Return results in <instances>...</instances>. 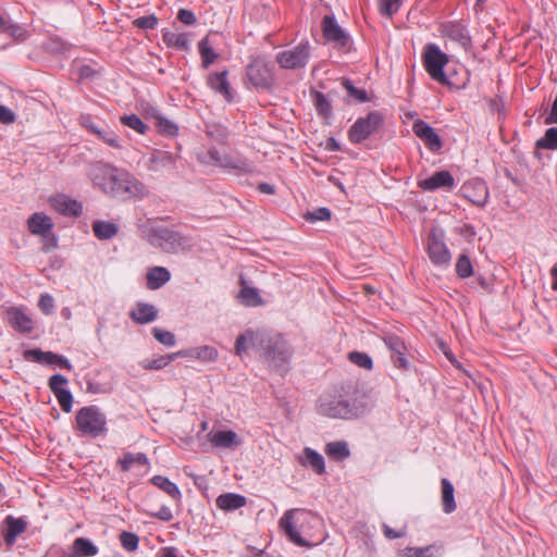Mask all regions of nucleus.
<instances>
[{
    "label": "nucleus",
    "mask_w": 557,
    "mask_h": 557,
    "mask_svg": "<svg viewBox=\"0 0 557 557\" xmlns=\"http://www.w3.org/2000/svg\"><path fill=\"white\" fill-rule=\"evenodd\" d=\"M99 174L94 176V182L103 193L121 199L141 198L147 195L146 186L129 172L100 164Z\"/></svg>",
    "instance_id": "f257e3e1"
},
{
    "label": "nucleus",
    "mask_w": 557,
    "mask_h": 557,
    "mask_svg": "<svg viewBox=\"0 0 557 557\" xmlns=\"http://www.w3.org/2000/svg\"><path fill=\"white\" fill-rule=\"evenodd\" d=\"M318 412L332 419H351L358 416V409L345 395L326 393L318 399Z\"/></svg>",
    "instance_id": "f03ea898"
},
{
    "label": "nucleus",
    "mask_w": 557,
    "mask_h": 557,
    "mask_svg": "<svg viewBox=\"0 0 557 557\" xmlns=\"http://www.w3.org/2000/svg\"><path fill=\"white\" fill-rule=\"evenodd\" d=\"M76 429L83 435L98 437L107 432V418L97 406H86L76 412Z\"/></svg>",
    "instance_id": "7ed1b4c3"
},
{
    "label": "nucleus",
    "mask_w": 557,
    "mask_h": 557,
    "mask_svg": "<svg viewBox=\"0 0 557 557\" xmlns=\"http://www.w3.org/2000/svg\"><path fill=\"white\" fill-rule=\"evenodd\" d=\"M385 116L380 111H371L360 116L350 126L348 138L352 144H360L370 136L377 134L384 125Z\"/></svg>",
    "instance_id": "20e7f679"
},
{
    "label": "nucleus",
    "mask_w": 557,
    "mask_h": 557,
    "mask_svg": "<svg viewBox=\"0 0 557 557\" xmlns=\"http://www.w3.org/2000/svg\"><path fill=\"white\" fill-rule=\"evenodd\" d=\"M307 515L308 512L304 509H289L278 521V525L287 539L299 547H310V543L300 535L298 529V525L306 520Z\"/></svg>",
    "instance_id": "39448f33"
},
{
    "label": "nucleus",
    "mask_w": 557,
    "mask_h": 557,
    "mask_svg": "<svg viewBox=\"0 0 557 557\" xmlns=\"http://www.w3.org/2000/svg\"><path fill=\"white\" fill-rule=\"evenodd\" d=\"M310 55L309 41H301L292 49L278 52L275 60L284 70H298L308 64Z\"/></svg>",
    "instance_id": "423d86ee"
},
{
    "label": "nucleus",
    "mask_w": 557,
    "mask_h": 557,
    "mask_svg": "<svg viewBox=\"0 0 557 557\" xmlns=\"http://www.w3.org/2000/svg\"><path fill=\"white\" fill-rule=\"evenodd\" d=\"M202 161L219 168L234 170L238 173H251L255 170L252 162L239 157L222 154L214 148L208 150L207 154L202 158Z\"/></svg>",
    "instance_id": "0eeeda50"
},
{
    "label": "nucleus",
    "mask_w": 557,
    "mask_h": 557,
    "mask_svg": "<svg viewBox=\"0 0 557 557\" xmlns=\"http://www.w3.org/2000/svg\"><path fill=\"white\" fill-rule=\"evenodd\" d=\"M423 63L426 72L434 81L443 84L447 82L444 67L448 63V57L436 45L430 44L425 47Z\"/></svg>",
    "instance_id": "6e6552de"
},
{
    "label": "nucleus",
    "mask_w": 557,
    "mask_h": 557,
    "mask_svg": "<svg viewBox=\"0 0 557 557\" xmlns=\"http://www.w3.org/2000/svg\"><path fill=\"white\" fill-rule=\"evenodd\" d=\"M247 77L255 87L270 88L274 83L272 66L263 58H255L247 66Z\"/></svg>",
    "instance_id": "1a4fd4ad"
},
{
    "label": "nucleus",
    "mask_w": 557,
    "mask_h": 557,
    "mask_svg": "<svg viewBox=\"0 0 557 557\" xmlns=\"http://www.w3.org/2000/svg\"><path fill=\"white\" fill-rule=\"evenodd\" d=\"M428 256L436 267H448L451 255L444 242V234L437 230H431L428 237Z\"/></svg>",
    "instance_id": "9d476101"
},
{
    "label": "nucleus",
    "mask_w": 557,
    "mask_h": 557,
    "mask_svg": "<svg viewBox=\"0 0 557 557\" xmlns=\"http://www.w3.org/2000/svg\"><path fill=\"white\" fill-rule=\"evenodd\" d=\"M263 349L267 359L275 362L276 366L286 363L292 355L287 342L281 335L268 338Z\"/></svg>",
    "instance_id": "9b49d317"
},
{
    "label": "nucleus",
    "mask_w": 557,
    "mask_h": 557,
    "mask_svg": "<svg viewBox=\"0 0 557 557\" xmlns=\"http://www.w3.org/2000/svg\"><path fill=\"white\" fill-rule=\"evenodd\" d=\"M462 196L478 207H484L488 200V188L484 181L475 178L461 186Z\"/></svg>",
    "instance_id": "f8f14e48"
},
{
    "label": "nucleus",
    "mask_w": 557,
    "mask_h": 557,
    "mask_svg": "<svg viewBox=\"0 0 557 557\" xmlns=\"http://www.w3.org/2000/svg\"><path fill=\"white\" fill-rule=\"evenodd\" d=\"M50 207L65 216H78L82 214V203L64 194H58L49 198Z\"/></svg>",
    "instance_id": "ddd939ff"
},
{
    "label": "nucleus",
    "mask_w": 557,
    "mask_h": 557,
    "mask_svg": "<svg viewBox=\"0 0 557 557\" xmlns=\"http://www.w3.org/2000/svg\"><path fill=\"white\" fill-rule=\"evenodd\" d=\"M23 356L24 359L26 360H32L50 366L58 364L66 370H72V364L65 357L57 355L52 351H42L38 348L27 349L24 351Z\"/></svg>",
    "instance_id": "4468645a"
},
{
    "label": "nucleus",
    "mask_w": 557,
    "mask_h": 557,
    "mask_svg": "<svg viewBox=\"0 0 557 557\" xmlns=\"http://www.w3.org/2000/svg\"><path fill=\"white\" fill-rule=\"evenodd\" d=\"M384 343L392 352V360L398 369L408 370L410 362L405 356L406 345L404 341L394 334H387L384 337Z\"/></svg>",
    "instance_id": "2eb2a0df"
},
{
    "label": "nucleus",
    "mask_w": 557,
    "mask_h": 557,
    "mask_svg": "<svg viewBox=\"0 0 557 557\" xmlns=\"http://www.w3.org/2000/svg\"><path fill=\"white\" fill-rule=\"evenodd\" d=\"M414 135L423 141L428 149L437 151L442 148V139L433 127L422 120H418L412 125Z\"/></svg>",
    "instance_id": "dca6fc26"
},
{
    "label": "nucleus",
    "mask_w": 557,
    "mask_h": 557,
    "mask_svg": "<svg viewBox=\"0 0 557 557\" xmlns=\"http://www.w3.org/2000/svg\"><path fill=\"white\" fill-rule=\"evenodd\" d=\"M455 185V178L448 171H438L428 178L418 181V186L425 191H434L440 188L450 190Z\"/></svg>",
    "instance_id": "f3484780"
},
{
    "label": "nucleus",
    "mask_w": 557,
    "mask_h": 557,
    "mask_svg": "<svg viewBox=\"0 0 557 557\" xmlns=\"http://www.w3.org/2000/svg\"><path fill=\"white\" fill-rule=\"evenodd\" d=\"M323 36L327 41H332L337 46L345 47L348 44V36L337 24L335 17L325 15L322 20Z\"/></svg>",
    "instance_id": "a211bd4d"
},
{
    "label": "nucleus",
    "mask_w": 557,
    "mask_h": 557,
    "mask_svg": "<svg viewBox=\"0 0 557 557\" xmlns=\"http://www.w3.org/2000/svg\"><path fill=\"white\" fill-rule=\"evenodd\" d=\"M27 227L33 235L48 237L51 235L53 222L47 214L42 212H35L28 218Z\"/></svg>",
    "instance_id": "6ab92c4d"
},
{
    "label": "nucleus",
    "mask_w": 557,
    "mask_h": 557,
    "mask_svg": "<svg viewBox=\"0 0 557 557\" xmlns=\"http://www.w3.org/2000/svg\"><path fill=\"white\" fill-rule=\"evenodd\" d=\"M177 156L165 150H153L148 158V169L158 172L164 169H172L175 166Z\"/></svg>",
    "instance_id": "aec40b11"
},
{
    "label": "nucleus",
    "mask_w": 557,
    "mask_h": 557,
    "mask_svg": "<svg viewBox=\"0 0 557 557\" xmlns=\"http://www.w3.org/2000/svg\"><path fill=\"white\" fill-rule=\"evenodd\" d=\"M7 319L10 325L21 333H29L33 330L32 319L18 308H9L7 310Z\"/></svg>",
    "instance_id": "412c9836"
},
{
    "label": "nucleus",
    "mask_w": 557,
    "mask_h": 557,
    "mask_svg": "<svg viewBox=\"0 0 557 557\" xmlns=\"http://www.w3.org/2000/svg\"><path fill=\"white\" fill-rule=\"evenodd\" d=\"M129 317L137 324H147L158 318V309L151 304L138 302L129 312Z\"/></svg>",
    "instance_id": "4be33fe9"
},
{
    "label": "nucleus",
    "mask_w": 557,
    "mask_h": 557,
    "mask_svg": "<svg viewBox=\"0 0 557 557\" xmlns=\"http://www.w3.org/2000/svg\"><path fill=\"white\" fill-rule=\"evenodd\" d=\"M171 280L170 271L164 267H152L149 268L146 273V285L150 290L161 288Z\"/></svg>",
    "instance_id": "5701e85b"
},
{
    "label": "nucleus",
    "mask_w": 557,
    "mask_h": 557,
    "mask_svg": "<svg viewBox=\"0 0 557 557\" xmlns=\"http://www.w3.org/2000/svg\"><path fill=\"white\" fill-rule=\"evenodd\" d=\"M176 237L177 235L173 231L166 227H157L151 231L149 240L152 245L169 250L176 243Z\"/></svg>",
    "instance_id": "b1692460"
},
{
    "label": "nucleus",
    "mask_w": 557,
    "mask_h": 557,
    "mask_svg": "<svg viewBox=\"0 0 557 557\" xmlns=\"http://www.w3.org/2000/svg\"><path fill=\"white\" fill-rule=\"evenodd\" d=\"M209 441L219 448H232L242 444V441L234 431H216L209 434Z\"/></svg>",
    "instance_id": "393cba45"
},
{
    "label": "nucleus",
    "mask_w": 557,
    "mask_h": 557,
    "mask_svg": "<svg viewBox=\"0 0 557 557\" xmlns=\"http://www.w3.org/2000/svg\"><path fill=\"white\" fill-rule=\"evenodd\" d=\"M7 525V532L3 535L7 545L11 546L15 543L16 537L26 530V522L22 518H14L8 516L4 520Z\"/></svg>",
    "instance_id": "a878e982"
},
{
    "label": "nucleus",
    "mask_w": 557,
    "mask_h": 557,
    "mask_svg": "<svg viewBox=\"0 0 557 557\" xmlns=\"http://www.w3.org/2000/svg\"><path fill=\"white\" fill-rule=\"evenodd\" d=\"M208 85L216 92L224 96L227 101H231V88L227 82V71L220 73H212L208 77Z\"/></svg>",
    "instance_id": "bb28decb"
},
{
    "label": "nucleus",
    "mask_w": 557,
    "mask_h": 557,
    "mask_svg": "<svg viewBox=\"0 0 557 557\" xmlns=\"http://www.w3.org/2000/svg\"><path fill=\"white\" fill-rule=\"evenodd\" d=\"M301 465L309 466L318 474H323L325 472L323 456L309 447L304 449Z\"/></svg>",
    "instance_id": "cd10ccee"
},
{
    "label": "nucleus",
    "mask_w": 557,
    "mask_h": 557,
    "mask_svg": "<svg viewBox=\"0 0 557 557\" xmlns=\"http://www.w3.org/2000/svg\"><path fill=\"white\" fill-rule=\"evenodd\" d=\"M246 505V497L235 493L222 494L216 498V506L222 510H236Z\"/></svg>",
    "instance_id": "c85d7f7f"
},
{
    "label": "nucleus",
    "mask_w": 557,
    "mask_h": 557,
    "mask_svg": "<svg viewBox=\"0 0 557 557\" xmlns=\"http://www.w3.org/2000/svg\"><path fill=\"white\" fill-rule=\"evenodd\" d=\"M188 351H176L172 352L165 356H160L158 358H154L152 360H144L140 362V366L145 370H161L168 364H170L173 360H175L178 357H186L188 356Z\"/></svg>",
    "instance_id": "c756f323"
},
{
    "label": "nucleus",
    "mask_w": 557,
    "mask_h": 557,
    "mask_svg": "<svg viewBox=\"0 0 557 557\" xmlns=\"http://www.w3.org/2000/svg\"><path fill=\"white\" fill-rule=\"evenodd\" d=\"M441 485H442L443 511L445 513H451L456 509V502H455V496H454V492H455L454 485L446 478H443L441 480Z\"/></svg>",
    "instance_id": "7c9ffc66"
},
{
    "label": "nucleus",
    "mask_w": 557,
    "mask_h": 557,
    "mask_svg": "<svg viewBox=\"0 0 557 557\" xmlns=\"http://www.w3.org/2000/svg\"><path fill=\"white\" fill-rule=\"evenodd\" d=\"M325 454L336 461L344 460L349 457L350 450L344 441L330 442L325 445Z\"/></svg>",
    "instance_id": "2f4dec72"
},
{
    "label": "nucleus",
    "mask_w": 557,
    "mask_h": 557,
    "mask_svg": "<svg viewBox=\"0 0 557 557\" xmlns=\"http://www.w3.org/2000/svg\"><path fill=\"white\" fill-rule=\"evenodd\" d=\"M92 231L98 239L104 240L113 238L119 232V226L112 222L95 221Z\"/></svg>",
    "instance_id": "473e14b6"
},
{
    "label": "nucleus",
    "mask_w": 557,
    "mask_h": 557,
    "mask_svg": "<svg viewBox=\"0 0 557 557\" xmlns=\"http://www.w3.org/2000/svg\"><path fill=\"white\" fill-rule=\"evenodd\" d=\"M117 465L120 466L122 471H128L134 465L139 466H148L149 461L144 453H125L122 458L117 460Z\"/></svg>",
    "instance_id": "72a5a7b5"
},
{
    "label": "nucleus",
    "mask_w": 557,
    "mask_h": 557,
    "mask_svg": "<svg viewBox=\"0 0 557 557\" xmlns=\"http://www.w3.org/2000/svg\"><path fill=\"white\" fill-rule=\"evenodd\" d=\"M153 485L158 486L160 490L164 491L168 495H170L173 499L178 500L182 497L181 491L177 485L171 482L168 478L162 475H154L151 479Z\"/></svg>",
    "instance_id": "f704fd0d"
},
{
    "label": "nucleus",
    "mask_w": 557,
    "mask_h": 557,
    "mask_svg": "<svg viewBox=\"0 0 557 557\" xmlns=\"http://www.w3.org/2000/svg\"><path fill=\"white\" fill-rule=\"evenodd\" d=\"M73 552L77 555L91 557L98 554V547L85 537H77L72 545Z\"/></svg>",
    "instance_id": "c9c22d12"
},
{
    "label": "nucleus",
    "mask_w": 557,
    "mask_h": 557,
    "mask_svg": "<svg viewBox=\"0 0 557 557\" xmlns=\"http://www.w3.org/2000/svg\"><path fill=\"white\" fill-rule=\"evenodd\" d=\"M239 298L242 302L249 307H257L262 305V299L259 292L255 287H249L243 282V287L239 292Z\"/></svg>",
    "instance_id": "e433bc0d"
},
{
    "label": "nucleus",
    "mask_w": 557,
    "mask_h": 557,
    "mask_svg": "<svg viewBox=\"0 0 557 557\" xmlns=\"http://www.w3.org/2000/svg\"><path fill=\"white\" fill-rule=\"evenodd\" d=\"M163 41L169 47H174L181 50H187L188 49V38L186 34H178L174 32H164L163 33Z\"/></svg>",
    "instance_id": "4c0bfd02"
},
{
    "label": "nucleus",
    "mask_w": 557,
    "mask_h": 557,
    "mask_svg": "<svg viewBox=\"0 0 557 557\" xmlns=\"http://www.w3.org/2000/svg\"><path fill=\"white\" fill-rule=\"evenodd\" d=\"M199 53L202 60V66L208 69L219 57L209 45L208 37L202 38L198 45Z\"/></svg>",
    "instance_id": "58836bf2"
},
{
    "label": "nucleus",
    "mask_w": 557,
    "mask_h": 557,
    "mask_svg": "<svg viewBox=\"0 0 557 557\" xmlns=\"http://www.w3.org/2000/svg\"><path fill=\"white\" fill-rule=\"evenodd\" d=\"M189 355L187 357H194L205 362H211L216 360L219 354L218 350L212 346H200L191 350H187Z\"/></svg>",
    "instance_id": "ea45409f"
},
{
    "label": "nucleus",
    "mask_w": 557,
    "mask_h": 557,
    "mask_svg": "<svg viewBox=\"0 0 557 557\" xmlns=\"http://www.w3.org/2000/svg\"><path fill=\"white\" fill-rule=\"evenodd\" d=\"M537 148L556 150L557 149V127H550L545 135L536 141Z\"/></svg>",
    "instance_id": "a19ab883"
},
{
    "label": "nucleus",
    "mask_w": 557,
    "mask_h": 557,
    "mask_svg": "<svg viewBox=\"0 0 557 557\" xmlns=\"http://www.w3.org/2000/svg\"><path fill=\"white\" fill-rule=\"evenodd\" d=\"M121 123L138 134H146L148 126L136 115V114H129V115H123L121 116Z\"/></svg>",
    "instance_id": "79ce46f5"
},
{
    "label": "nucleus",
    "mask_w": 557,
    "mask_h": 557,
    "mask_svg": "<svg viewBox=\"0 0 557 557\" xmlns=\"http://www.w3.org/2000/svg\"><path fill=\"white\" fill-rule=\"evenodd\" d=\"M104 144L109 145L112 148L121 149L123 146L121 144L120 137L110 128H99L96 134Z\"/></svg>",
    "instance_id": "37998d69"
},
{
    "label": "nucleus",
    "mask_w": 557,
    "mask_h": 557,
    "mask_svg": "<svg viewBox=\"0 0 557 557\" xmlns=\"http://www.w3.org/2000/svg\"><path fill=\"white\" fill-rule=\"evenodd\" d=\"M156 126L160 133L166 136H174L178 131V127L174 122L163 116H156Z\"/></svg>",
    "instance_id": "c03bdc74"
},
{
    "label": "nucleus",
    "mask_w": 557,
    "mask_h": 557,
    "mask_svg": "<svg viewBox=\"0 0 557 557\" xmlns=\"http://www.w3.org/2000/svg\"><path fill=\"white\" fill-rule=\"evenodd\" d=\"M456 272H457V275L461 278H467L470 275H472L473 267H472V263H471L470 259L468 258V256L461 255L458 258L457 263H456Z\"/></svg>",
    "instance_id": "a18cd8bd"
},
{
    "label": "nucleus",
    "mask_w": 557,
    "mask_h": 557,
    "mask_svg": "<svg viewBox=\"0 0 557 557\" xmlns=\"http://www.w3.org/2000/svg\"><path fill=\"white\" fill-rule=\"evenodd\" d=\"M314 104H315V109L319 114H321L324 117H329L331 115L332 106L324 94L319 92V91L315 92Z\"/></svg>",
    "instance_id": "49530a36"
},
{
    "label": "nucleus",
    "mask_w": 557,
    "mask_h": 557,
    "mask_svg": "<svg viewBox=\"0 0 557 557\" xmlns=\"http://www.w3.org/2000/svg\"><path fill=\"white\" fill-rule=\"evenodd\" d=\"M121 545L127 552H134L138 547L139 539L135 533L123 531L120 534Z\"/></svg>",
    "instance_id": "de8ad7c7"
},
{
    "label": "nucleus",
    "mask_w": 557,
    "mask_h": 557,
    "mask_svg": "<svg viewBox=\"0 0 557 557\" xmlns=\"http://www.w3.org/2000/svg\"><path fill=\"white\" fill-rule=\"evenodd\" d=\"M152 334L154 338L168 347H173L175 345V336L172 332L165 331L159 327H153Z\"/></svg>",
    "instance_id": "09e8293b"
},
{
    "label": "nucleus",
    "mask_w": 557,
    "mask_h": 557,
    "mask_svg": "<svg viewBox=\"0 0 557 557\" xmlns=\"http://www.w3.org/2000/svg\"><path fill=\"white\" fill-rule=\"evenodd\" d=\"M349 360L356 366L370 370L372 369V359L369 355L359 351H352L349 354Z\"/></svg>",
    "instance_id": "8fccbe9b"
},
{
    "label": "nucleus",
    "mask_w": 557,
    "mask_h": 557,
    "mask_svg": "<svg viewBox=\"0 0 557 557\" xmlns=\"http://www.w3.org/2000/svg\"><path fill=\"white\" fill-rule=\"evenodd\" d=\"M304 218L309 222L327 221L331 219V211L327 208L321 207L312 211H307Z\"/></svg>",
    "instance_id": "3c124183"
},
{
    "label": "nucleus",
    "mask_w": 557,
    "mask_h": 557,
    "mask_svg": "<svg viewBox=\"0 0 557 557\" xmlns=\"http://www.w3.org/2000/svg\"><path fill=\"white\" fill-rule=\"evenodd\" d=\"M342 85L347 90L348 95L358 102H366L368 100L367 91L364 89L356 88L349 79H344Z\"/></svg>",
    "instance_id": "603ef678"
},
{
    "label": "nucleus",
    "mask_w": 557,
    "mask_h": 557,
    "mask_svg": "<svg viewBox=\"0 0 557 557\" xmlns=\"http://www.w3.org/2000/svg\"><path fill=\"white\" fill-rule=\"evenodd\" d=\"M55 398L64 412H70L73 405V396L69 389L55 391Z\"/></svg>",
    "instance_id": "864d4df0"
},
{
    "label": "nucleus",
    "mask_w": 557,
    "mask_h": 557,
    "mask_svg": "<svg viewBox=\"0 0 557 557\" xmlns=\"http://www.w3.org/2000/svg\"><path fill=\"white\" fill-rule=\"evenodd\" d=\"M158 17L153 14L140 16L136 18L133 24L140 29H154L158 25Z\"/></svg>",
    "instance_id": "5fc2aeb1"
},
{
    "label": "nucleus",
    "mask_w": 557,
    "mask_h": 557,
    "mask_svg": "<svg viewBox=\"0 0 557 557\" xmlns=\"http://www.w3.org/2000/svg\"><path fill=\"white\" fill-rule=\"evenodd\" d=\"M38 307L45 314H51L54 310V299L49 294H44L39 298Z\"/></svg>",
    "instance_id": "6e6d98bb"
},
{
    "label": "nucleus",
    "mask_w": 557,
    "mask_h": 557,
    "mask_svg": "<svg viewBox=\"0 0 557 557\" xmlns=\"http://www.w3.org/2000/svg\"><path fill=\"white\" fill-rule=\"evenodd\" d=\"M400 0H381V13L391 17L398 11Z\"/></svg>",
    "instance_id": "4d7b16f0"
},
{
    "label": "nucleus",
    "mask_w": 557,
    "mask_h": 557,
    "mask_svg": "<svg viewBox=\"0 0 557 557\" xmlns=\"http://www.w3.org/2000/svg\"><path fill=\"white\" fill-rule=\"evenodd\" d=\"M67 379L62 374H54L49 379L48 386L51 392L55 394V391L65 389L64 386L67 384Z\"/></svg>",
    "instance_id": "13d9d810"
},
{
    "label": "nucleus",
    "mask_w": 557,
    "mask_h": 557,
    "mask_svg": "<svg viewBox=\"0 0 557 557\" xmlns=\"http://www.w3.org/2000/svg\"><path fill=\"white\" fill-rule=\"evenodd\" d=\"M252 337H253L252 332H247L237 337L236 343H235V349H236L237 355H240L242 352H244L247 349L246 344L248 342L252 341Z\"/></svg>",
    "instance_id": "bf43d9fd"
},
{
    "label": "nucleus",
    "mask_w": 557,
    "mask_h": 557,
    "mask_svg": "<svg viewBox=\"0 0 557 557\" xmlns=\"http://www.w3.org/2000/svg\"><path fill=\"white\" fill-rule=\"evenodd\" d=\"M431 546L426 547H407L405 549L406 557H430Z\"/></svg>",
    "instance_id": "052dcab7"
},
{
    "label": "nucleus",
    "mask_w": 557,
    "mask_h": 557,
    "mask_svg": "<svg viewBox=\"0 0 557 557\" xmlns=\"http://www.w3.org/2000/svg\"><path fill=\"white\" fill-rule=\"evenodd\" d=\"M15 121L14 112L8 107L0 104V123L12 124Z\"/></svg>",
    "instance_id": "680f3d73"
},
{
    "label": "nucleus",
    "mask_w": 557,
    "mask_h": 557,
    "mask_svg": "<svg viewBox=\"0 0 557 557\" xmlns=\"http://www.w3.org/2000/svg\"><path fill=\"white\" fill-rule=\"evenodd\" d=\"M177 18L186 25H193L196 22L195 14L187 9H181L177 13Z\"/></svg>",
    "instance_id": "e2e57ef3"
},
{
    "label": "nucleus",
    "mask_w": 557,
    "mask_h": 557,
    "mask_svg": "<svg viewBox=\"0 0 557 557\" xmlns=\"http://www.w3.org/2000/svg\"><path fill=\"white\" fill-rule=\"evenodd\" d=\"M383 533L389 540L399 539V537H403V536L406 535V531L405 530L395 531L394 529H392L387 524H383Z\"/></svg>",
    "instance_id": "0e129e2a"
},
{
    "label": "nucleus",
    "mask_w": 557,
    "mask_h": 557,
    "mask_svg": "<svg viewBox=\"0 0 557 557\" xmlns=\"http://www.w3.org/2000/svg\"><path fill=\"white\" fill-rule=\"evenodd\" d=\"M154 517L162 521L169 522L173 519V513L169 507L161 506L158 512L154 513Z\"/></svg>",
    "instance_id": "69168bd1"
},
{
    "label": "nucleus",
    "mask_w": 557,
    "mask_h": 557,
    "mask_svg": "<svg viewBox=\"0 0 557 557\" xmlns=\"http://www.w3.org/2000/svg\"><path fill=\"white\" fill-rule=\"evenodd\" d=\"M544 122L545 124H557V95Z\"/></svg>",
    "instance_id": "338daca9"
},
{
    "label": "nucleus",
    "mask_w": 557,
    "mask_h": 557,
    "mask_svg": "<svg viewBox=\"0 0 557 557\" xmlns=\"http://www.w3.org/2000/svg\"><path fill=\"white\" fill-rule=\"evenodd\" d=\"M81 123L82 125L87 128L89 132H91L92 134H97V132L99 131L100 127H98L91 120V117L89 115H83L81 117Z\"/></svg>",
    "instance_id": "774afa93"
}]
</instances>
